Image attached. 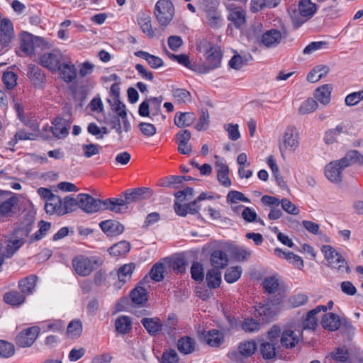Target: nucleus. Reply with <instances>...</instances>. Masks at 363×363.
Wrapping results in <instances>:
<instances>
[{
  "label": "nucleus",
  "mask_w": 363,
  "mask_h": 363,
  "mask_svg": "<svg viewBox=\"0 0 363 363\" xmlns=\"http://www.w3.org/2000/svg\"><path fill=\"white\" fill-rule=\"evenodd\" d=\"M317 324L318 319L316 316L313 314L310 313L309 311L308 312L306 317L303 320L302 329L313 330L317 326Z\"/></svg>",
  "instance_id": "62"
},
{
  "label": "nucleus",
  "mask_w": 363,
  "mask_h": 363,
  "mask_svg": "<svg viewBox=\"0 0 363 363\" xmlns=\"http://www.w3.org/2000/svg\"><path fill=\"white\" fill-rule=\"evenodd\" d=\"M219 269H211L206 274V281L209 288L215 289L220 286L221 283V273Z\"/></svg>",
  "instance_id": "45"
},
{
  "label": "nucleus",
  "mask_w": 363,
  "mask_h": 363,
  "mask_svg": "<svg viewBox=\"0 0 363 363\" xmlns=\"http://www.w3.org/2000/svg\"><path fill=\"white\" fill-rule=\"evenodd\" d=\"M228 9L230 11L228 16V21H230L236 28H241L246 20L245 11L240 7L232 9L228 6Z\"/></svg>",
  "instance_id": "19"
},
{
  "label": "nucleus",
  "mask_w": 363,
  "mask_h": 363,
  "mask_svg": "<svg viewBox=\"0 0 363 363\" xmlns=\"http://www.w3.org/2000/svg\"><path fill=\"white\" fill-rule=\"evenodd\" d=\"M196 116L191 112H178L174 117V124L179 127L190 126L196 121Z\"/></svg>",
  "instance_id": "31"
},
{
  "label": "nucleus",
  "mask_w": 363,
  "mask_h": 363,
  "mask_svg": "<svg viewBox=\"0 0 363 363\" xmlns=\"http://www.w3.org/2000/svg\"><path fill=\"white\" fill-rule=\"evenodd\" d=\"M102 263L101 259L95 257L79 256L72 261L73 267L76 273L82 277L89 275L93 270L98 268Z\"/></svg>",
  "instance_id": "6"
},
{
  "label": "nucleus",
  "mask_w": 363,
  "mask_h": 363,
  "mask_svg": "<svg viewBox=\"0 0 363 363\" xmlns=\"http://www.w3.org/2000/svg\"><path fill=\"white\" fill-rule=\"evenodd\" d=\"M199 52L205 55L206 64L212 70L221 65L222 52L219 46L211 43L207 40H201L198 45Z\"/></svg>",
  "instance_id": "2"
},
{
  "label": "nucleus",
  "mask_w": 363,
  "mask_h": 363,
  "mask_svg": "<svg viewBox=\"0 0 363 363\" xmlns=\"http://www.w3.org/2000/svg\"><path fill=\"white\" fill-rule=\"evenodd\" d=\"M204 340L211 347H218L223 340V335L217 330H209L205 335Z\"/></svg>",
  "instance_id": "44"
},
{
  "label": "nucleus",
  "mask_w": 363,
  "mask_h": 363,
  "mask_svg": "<svg viewBox=\"0 0 363 363\" xmlns=\"http://www.w3.org/2000/svg\"><path fill=\"white\" fill-rule=\"evenodd\" d=\"M318 106V104L317 101L312 98H309L301 104L298 108V113L306 115L313 113L317 109Z\"/></svg>",
  "instance_id": "51"
},
{
  "label": "nucleus",
  "mask_w": 363,
  "mask_h": 363,
  "mask_svg": "<svg viewBox=\"0 0 363 363\" xmlns=\"http://www.w3.org/2000/svg\"><path fill=\"white\" fill-rule=\"evenodd\" d=\"M4 300L7 304L16 306L23 303L26 300V296L19 291H11L4 294Z\"/></svg>",
  "instance_id": "41"
},
{
  "label": "nucleus",
  "mask_w": 363,
  "mask_h": 363,
  "mask_svg": "<svg viewBox=\"0 0 363 363\" xmlns=\"http://www.w3.org/2000/svg\"><path fill=\"white\" fill-rule=\"evenodd\" d=\"M78 196L75 199L70 196H67L62 199V210L65 211V214L74 211L77 207H79Z\"/></svg>",
  "instance_id": "52"
},
{
  "label": "nucleus",
  "mask_w": 363,
  "mask_h": 363,
  "mask_svg": "<svg viewBox=\"0 0 363 363\" xmlns=\"http://www.w3.org/2000/svg\"><path fill=\"white\" fill-rule=\"evenodd\" d=\"M62 199L57 195L51 196L45 203V210L47 213H56L60 216L65 215V211L62 210Z\"/></svg>",
  "instance_id": "25"
},
{
  "label": "nucleus",
  "mask_w": 363,
  "mask_h": 363,
  "mask_svg": "<svg viewBox=\"0 0 363 363\" xmlns=\"http://www.w3.org/2000/svg\"><path fill=\"white\" fill-rule=\"evenodd\" d=\"M79 207L86 213H94L99 211H110L106 206V202L109 199L101 200L95 199L87 194H78Z\"/></svg>",
  "instance_id": "8"
},
{
  "label": "nucleus",
  "mask_w": 363,
  "mask_h": 363,
  "mask_svg": "<svg viewBox=\"0 0 363 363\" xmlns=\"http://www.w3.org/2000/svg\"><path fill=\"white\" fill-rule=\"evenodd\" d=\"M153 194V190L148 187L130 189L123 193V199L109 198L106 205L110 208V211L121 213L128 209V205L149 199Z\"/></svg>",
  "instance_id": "1"
},
{
  "label": "nucleus",
  "mask_w": 363,
  "mask_h": 363,
  "mask_svg": "<svg viewBox=\"0 0 363 363\" xmlns=\"http://www.w3.org/2000/svg\"><path fill=\"white\" fill-rule=\"evenodd\" d=\"M179 357L174 350H166L162 356V363H178Z\"/></svg>",
  "instance_id": "64"
},
{
  "label": "nucleus",
  "mask_w": 363,
  "mask_h": 363,
  "mask_svg": "<svg viewBox=\"0 0 363 363\" xmlns=\"http://www.w3.org/2000/svg\"><path fill=\"white\" fill-rule=\"evenodd\" d=\"M172 96L178 104H186L191 101V94L184 89H174Z\"/></svg>",
  "instance_id": "54"
},
{
  "label": "nucleus",
  "mask_w": 363,
  "mask_h": 363,
  "mask_svg": "<svg viewBox=\"0 0 363 363\" xmlns=\"http://www.w3.org/2000/svg\"><path fill=\"white\" fill-rule=\"evenodd\" d=\"M103 232L108 236H117L124 230V226L117 220H106L99 224Z\"/></svg>",
  "instance_id": "18"
},
{
  "label": "nucleus",
  "mask_w": 363,
  "mask_h": 363,
  "mask_svg": "<svg viewBox=\"0 0 363 363\" xmlns=\"http://www.w3.org/2000/svg\"><path fill=\"white\" fill-rule=\"evenodd\" d=\"M191 274L193 279L201 281L204 279L203 268L201 263L194 262L191 267Z\"/></svg>",
  "instance_id": "60"
},
{
  "label": "nucleus",
  "mask_w": 363,
  "mask_h": 363,
  "mask_svg": "<svg viewBox=\"0 0 363 363\" xmlns=\"http://www.w3.org/2000/svg\"><path fill=\"white\" fill-rule=\"evenodd\" d=\"M27 76L32 84L38 89L45 86L46 77L43 70L35 65H29L28 66Z\"/></svg>",
  "instance_id": "12"
},
{
  "label": "nucleus",
  "mask_w": 363,
  "mask_h": 363,
  "mask_svg": "<svg viewBox=\"0 0 363 363\" xmlns=\"http://www.w3.org/2000/svg\"><path fill=\"white\" fill-rule=\"evenodd\" d=\"M321 324L325 329L335 331L340 326V319L337 315L333 313H328L323 318Z\"/></svg>",
  "instance_id": "30"
},
{
  "label": "nucleus",
  "mask_w": 363,
  "mask_h": 363,
  "mask_svg": "<svg viewBox=\"0 0 363 363\" xmlns=\"http://www.w3.org/2000/svg\"><path fill=\"white\" fill-rule=\"evenodd\" d=\"M274 255L279 257L286 259L288 262L293 264L299 269H301L303 267L304 264L302 258L291 252H285L277 247L274 250Z\"/></svg>",
  "instance_id": "27"
},
{
  "label": "nucleus",
  "mask_w": 363,
  "mask_h": 363,
  "mask_svg": "<svg viewBox=\"0 0 363 363\" xmlns=\"http://www.w3.org/2000/svg\"><path fill=\"white\" fill-rule=\"evenodd\" d=\"M52 126L50 128L52 134L57 138H62L68 134V127L64 119L57 118L52 122Z\"/></svg>",
  "instance_id": "33"
},
{
  "label": "nucleus",
  "mask_w": 363,
  "mask_h": 363,
  "mask_svg": "<svg viewBox=\"0 0 363 363\" xmlns=\"http://www.w3.org/2000/svg\"><path fill=\"white\" fill-rule=\"evenodd\" d=\"M154 13L162 26H167L174 14V5L170 0H159L155 6Z\"/></svg>",
  "instance_id": "9"
},
{
  "label": "nucleus",
  "mask_w": 363,
  "mask_h": 363,
  "mask_svg": "<svg viewBox=\"0 0 363 363\" xmlns=\"http://www.w3.org/2000/svg\"><path fill=\"white\" fill-rule=\"evenodd\" d=\"M210 260L211 265L215 269H223L229 262L228 255L220 250L211 252Z\"/></svg>",
  "instance_id": "26"
},
{
  "label": "nucleus",
  "mask_w": 363,
  "mask_h": 363,
  "mask_svg": "<svg viewBox=\"0 0 363 363\" xmlns=\"http://www.w3.org/2000/svg\"><path fill=\"white\" fill-rule=\"evenodd\" d=\"M101 147L96 144L89 143L82 145V155L85 158H91L93 156L99 155Z\"/></svg>",
  "instance_id": "55"
},
{
  "label": "nucleus",
  "mask_w": 363,
  "mask_h": 363,
  "mask_svg": "<svg viewBox=\"0 0 363 363\" xmlns=\"http://www.w3.org/2000/svg\"><path fill=\"white\" fill-rule=\"evenodd\" d=\"M116 330L121 334L128 333L132 328V321L128 316L121 315L115 321Z\"/></svg>",
  "instance_id": "42"
},
{
  "label": "nucleus",
  "mask_w": 363,
  "mask_h": 363,
  "mask_svg": "<svg viewBox=\"0 0 363 363\" xmlns=\"http://www.w3.org/2000/svg\"><path fill=\"white\" fill-rule=\"evenodd\" d=\"M164 264L162 263H156L152 267L150 275L152 279L156 282H159L164 279Z\"/></svg>",
  "instance_id": "58"
},
{
  "label": "nucleus",
  "mask_w": 363,
  "mask_h": 363,
  "mask_svg": "<svg viewBox=\"0 0 363 363\" xmlns=\"http://www.w3.org/2000/svg\"><path fill=\"white\" fill-rule=\"evenodd\" d=\"M298 13L294 11L291 17L296 26H299L313 16L317 11V6L311 0H301L298 4Z\"/></svg>",
  "instance_id": "7"
},
{
  "label": "nucleus",
  "mask_w": 363,
  "mask_h": 363,
  "mask_svg": "<svg viewBox=\"0 0 363 363\" xmlns=\"http://www.w3.org/2000/svg\"><path fill=\"white\" fill-rule=\"evenodd\" d=\"M135 55L144 59L153 69H158L164 65V62L160 57L151 55L147 52L140 50L135 52Z\"/></svg>",
  "instance_id": "34"
},
{
  "label": "nucleus",
  "mask_w": 363,
  "mask_h": 363,
  "mask_svg": "<svg viewBox=\"0 0 363 363\" xmlns=\"http://www.w3.org/2000/svg\"><path fill=\"white\" fill-rule=\"evenodd\" d=\"M281 330L278 326H273L268 332L266 340H263L259 345V351L264 359H272L276 356Z\"/></svg>",
  "instance_id": "3"
},
{
  "label": "nucleus",
  "mask_w": 363,
  "mask_h": 363,
  "mask_svg": "<svg viewBox=\"0 0 363 363\" xmlns=\"http://www.w3.org/2000/svg\"><path fill=\"white\" fill-rule=\"evenodd\" d=\"M275 315V311L269 303L259 306L256 308L255 315L259 317V321L262 323L270 321Z\"/></svg>",
  "instance_id": "37"
},
{
  "label": "nucleus",
  "mask_w": 363,
  "mask_h": 363,
  "mask_svg": "<svg viewBox=\"0 0 363 363\" xmlns=\"http://www.w3.org/2000/svg\"><path fill=\"white\" fill-rule=\"evenodd\" d=\"M349 359V352L345 347L335 348L325 357V363H330L335 361L338 363H347Z\"/></svg>",
  "instance_id": "23"
},
{
  "label": "nucleus",
  "mask_w": 363,
  "mask_h": 363,
  "mask_svg": "<svg viewBox=\"0 0 363 363\" xmlns=\"http://www.w3.org/2000/svg\"><path fill=\"white\" fill-rule=\"evenodd\" d=\"M301 337L300 332L296 333L291 330H286L281 334L280 342L286 348H294L299 342Z\"/></svg>",
  "instance_id": "20"
},
{
  "label": "nucleus",
  "mask_w": 363,
  "mask_h": 363,
  "mask_svg": "<svg viewBox=\"0 0 363 363\" xmlns=\"http://www.w3.org/2000/svg\"><path fill=\"white\" fill-rule=\"evenodd\" d=\"M337 160L345 169L353 164L363 166V155L356 150L347 151L342 158Z\"/></svg>",
  "instance_id": "15"
},
{
  "label": "nucleus",
  "mask_w": 363,
  "mask_h": 363,
  "mask_svg": "<svg viewBox=\"0 0 363 363\" xmlns=\"http://www.w3.org/2000/svg\"><path fill=\"white\" fill-rule=\"evenodd\" d=\"M62 62V55L60 53H45L40 58V64L52 72L57 71Z\"/></svg>",
  "instance_id": "13"
},
{
  "label": "nucleus",
  "mask_w": 363,
  "mask_h": 363,
  "mask_svg": "<svg viewBox=\"0 0 363 363\" xmlns=\"http://www.w3.org/2000/svg\"><path fill=\"white\" fill-rule=\"evenodd\" d=\"M17 199L11 196L0 204V219L11 217L13 214V208L17 203Z\"/></svg>",
  "instance_id": "36"
},
{
  "label": "nucleus",
  "mask_w": 363,
  "mask_h": 363,
  "mask_svg": "<svg viewBox=\"0 0 363 363\" xmlns=\"http://www.w3.org/2000/svg\"><path fill=\"white\" fill-rule=\"evenodd\" d=\"M82 333V323L79 320H73L67 325V335L72 339L78 338Z\"/></svg>",
  "instance_id": "48"
},
{
  "label": "nucleus",
  "mask_w": 363,
  "mask_h": 363,
  "mask_svg": "<svg viewBox=\"0 0 363 363\" xmlns=\"http://www.w3.org/2000/svg\"><path fill=\"white\" fill-rule=\"evenodd\" d=\"M196 341L194 338L184 336L180 338L177 342L179 351L184 354L192 353L195 350Z\"/></svg>",
  "instance_id": "35"
},
{
  "label": "nucleus",
  "mask_w": 363,
  "mask_h": 363,
  "mask_svg": "<svg viewBox=\"0 0 363 363\" xmlns=\"http://www.w3.org/2000/svg\"><path fill=\"white\" fill-rule=\"evenodd\" d=\"M345 168L334 160L328 164L325 167V177L333 183H340L342 179V172Z\"/></svg>",
  "instance_id": "14"
},
{
  "label": "nucleus",
  "mask_w": 363,
  "mask_h": 363,
  "mask_svg": "<svg viewBox=\"0 0 363 363\" xmlns=\"http://www.w3.org/2000/svg\"><path fill=\"white\" fill-rule=\"evenodd\" d=\"M13 36L14 32L11 21L7 18L1 20L0 26V44L3 47L8 46Z\"/></svg>",
  "instance_id": "17"
},
{
  "label": "nucleus",
  "mask_w": 363,
  "mask_h": 363,
  "mask_svg": "<svg viewBox=\"0 0 363 363\" xmlns=\"http://www.w3.org/2000/svg\"><path fill=\"white\" fill-rule=\"evenodd\" d=\"M242 269L240 266L232 267L227 269L224 279L226 282L232 284L237 281L241 277Z\"/></svg>",
  "instance_id": "49"
},
{
  "label": "nucleus",
  "mask_w": 363,
  "mask_h": 363,
  "mask_svg": "<svg viewBox=\"0 0 363 363\" xmlns=\"http://www.w3.org/2000/svg\"><path fill=\"white\" fill-rule=\"evenodd\" d=\"M37 281L38 277L35 275H30L20 280L18 282V286L21 293L24 294L25 296L32 294L35 290Z\"/></svg>",
  "instance_id": "29"
},
{
  "label": "nucleus",
  "mask_w": 363,
  "mask_h": 363,
  "mask_svg": "<svg viewBox=\"0 0 363 363\" xmlns=\"http://www.w3.org/2000/svg\"><path fill=\"white\" fill-rule=\"evenodd\" d=\"M252 60V57L250 53H245L243 55L235 54L229 61V65L231 68L238 70Z\"/></svg>",
  "instance_id": "38"
},
{
  "label": "nucleus",
  "mask_w": 363,
  "mask_h": 363,
  "mask_svg": "<svg viewBox=\"0 0 363 363\" xmlns=\"http://www.w3.org/2000/svg\"><path fill=\"white\" fill-rule=\"evenodd\" d=\"M242 328L247 333L257 332L260 328V323L253 318H247L242 322Z\"/></svg>",
  "instance_id": "63"
},
{
  "label": "nucleus",
  "mask_w": 363,
  "mask_h": 363,
  "mask_svg": "<svg viewBox=\"0 0 363 363\" xmlns=\"http://www.w3.org/2000/svg\"><path fill=\"white\" fill-rule=\"evenodd\" d=\"M141 323L147 332L152 336H155L164 328L163 324L159 318H143Z\"/></svg>",
  "instance_id": "22"
},
{
  "label": "nucleus",
  "mask_w": 363,
  "mask_h": 363,
  "mask_svg": "<svg viewBox=\"0 0 363 363\" xmlns=\"http://www.w3.org/2000/svg\"><path fill=\"white\" fill-rule=\"evenodd\" d=\"M133 302L137 305H143L147 301L146 289L142 286H137L130 294Z\"/></svg>",
  "instance_id": "46"
},
{
  "label": "nucleus",
  "mask_w": 363,
  "mask_h": 363,
  "mask_svg": "<svg viewBox=\"0 0 363 363\" xmlns=\"http://www.w3.org/2000/svg\"><path fill=\"white\" fill-rule=\"evenodd\" d=\"M38 40L28 33H23L21 35V49L28 54L32 55L34 52V40Z\"/></svg>",
  "instance_id": "40"
},
{
  "label": "nucleus",
  "mask_w": 363,
  "mask_h": 363,
  "mask_svg": "<svg viewBox=\"0 0 363 363\" xmlns=\"http://www.w3.org/2000/svg\"><path fill=\"white\" fill-rule=\"evenodd\" d=\"M279 286V280L276 277H268L263 281L264 289L269 294L275 293L278 289Z\"/></svg>",
  "instance_id": "56"
},
{
  "label": "nucleus",
  "mask_w": 363,
  "mask_h": 363,
  "mask_svg": "<svg viewBox=\"0 0 363 363\" xmlns=\"http://www.w3.org/2000/svg\"><path fill=\"white\" fill-rule=\"evenodd\" d=\"M330 68L325 65L315 66L307 75V80L311 83H315L325 77L329 72Z\"/></svg>",
  "instance_id": "32"
},
{
  "label": "nucleus",
  "mask_w": 363,
  "mask_h": 363,
  "mask_svg": "<svg viewBox=\"0 0 363 363\" xmlns=\"http://www.w3.org/2000/svg\"><path fill=\"white\" fill-rule=\"evenodd\" d=\"M134 269L135 264L133 263L124 264L120 267L118 272L119 281L123 283L126 282L130 278Z\"/></svg>",
  "instance_id": "53"
},
{
  "label": "nucleus",
  "mask_w": 363,
  "mask_h": 363,
  "mask_svg": "<svg viewBox=\"0 0 363 363\" xmlns=\"http://www.w3.org/2000/svg\"><path fill=\"white\" fill-rule=\"evenodd\" d=\"M130 248V243L125 240H123L111 246L108 251L111 255L121 256L128 253Z\"/></svg>",
  "instance_id": "47"
},
{
  "label": "nucleus",
  "mask_w": 363,
  "mask_h": 363,
  "mask_svg": "<svg viewBox=\"0 0 363 363\" xmlns=\"http://www.w3.org/2000/svg\"><path fill=\"white\" fill-rule=\"evenodd\" d=\"M206 22L213 29L219 28L223 25V18L217 8L206 13Z\"/></svg>",
  "instance_id": "39"
},
{
  "label": "nucleus",
  "mask_w": 363,
  "mask_h": 363,
  "mask_svg": "<svg viewBox=\"0 0 363 363\" xmlns=\"http://www.w3.org/2000/svg\"><path fill=\"white\" fill-rule=\"evenodd\" d=\"M333 86L327 84L315 89L314 97L322 104L327 105L330 101Z\"/></svg>",
  "instance_id": "28"
},
{
  "label": "nucleus",
  "mask_w": 363,
  "mask_h": 363,
  "mask_svg": "<svg viewBox=\"0 0 363 363\" xmlns=\"http://www.w3.org/2000/svg\"><path fill=\"white\" fill-rule=\"evenodd\" d=\"M299 146L298 131L294 126H288L279 142V148L281 155L285 157L288 152H294Z\"/></svg>",
  "instance_id": "4"
},
{
  "label": "nucleus",
  "mask_w": 363,
  "mask_h": 363,
  "mask_svg": "<svg viewBox=\"0 0 363 363\" xmlns=\"http://www.w3.org/2000/svg\"><path fill=\"white\" fill-rule=\"evenodd\" d=\"M138 24L143 32L150 38L155 36V32L151 25V18L150 16L143 13L138 18Z\"/></svg>",
  "instance_id": "43"
},
{
  "label": "nucleus",
  "mask_w": 363,
  "mask_h": 363,
  "mask_svg": "<svg viewBox=\"0 0 363 363\" xmlns=\"http://www.w3.org/2000/svg\"><path fill=\"white\" fill-rule=\"evenodd\" d=\"M163 98L152 97L148 99L150 106H151V114L152 117H161L162 120L165 119V116L161 113L160 105L162 102Z\"/></svg>",
  "instance_id": "50"
},
{
  "label": "nucleus",
  "mask_w": 363,
  "mask_h": 363,
  "mask_svg": "<svg viewBox=\"0 0 363 363\" xmlns=\"http://www.w3.org/2000/svg\"><path fill=\"white\" fill-rule=\"evenodd\" d=\"M57 71L60 72L61 78L66 82H72L77 77V68L70 62L63 61Z\"/></svg>",
  "instance_id": "24"
},
{
  "label": "nucleus",
  "mask_w": 363,
  "mask_h": 363,
  "mask_svg": "<svg viewBox=\"0 0 363 363\" xmlns=\"http://www.w3.org/2000/svg\"><path fill=\"white\" fill-rule=\"evenodd\" d=\"M321 252L324 254L325 259L331 267L342 272L345 270L347 272H350V267L345 259L332 246L323 245Z\"/></svg>",
  "instance_id": "10"
},
{
  "label": "nucleus",
  "mask_w": 363,
  "mask_h": 363,
  "mask_svg": "<svg viewBox=\"0 0 363 363\" xmlns=\"http://www.w3.org/2000/svg\"><path fill=\"white\" fill-rule=\"evenodd\" d=\"M256 349L257 346L254 341H247L240 345L239 352L245 357H250L255 353Z\"/></svg>",
  "instance_id": "59"
},
{
  "label": "nucleus",
  "mask_w": 363,
  "mask_h": 363,
  "mask_svg": "<svg viewBox=\"0 0 363 363\" xmlns=\"http://www.w3.org/2000/svg\"><path fill=\"white\" fill-rule=\"evenodd\" d=\"M30 232V228L28 226L15 230L13 237L7 240L6 248L1 247L5 258L12 257L23 246Z\"/></svg>",
  "instance_id": "5"
},
{
  "label": "nucleus",
  "mask_w": 363,
  "mask_h": 363,
  "mask_svg": "<svg viewBox=\"0 0 363 363\" xmlns=\"http://www.w3.org/2000/svg\"><path fill=\"white\" fill-rule=\"evenodd\" d=\"M39 230L35 233L34 235L31 236L30 242L40 240L50 230L51 223L40 220L38 223Z\"/></svg>",
  "instance_id": "57"
},
{
  "label": "nucleus",
  "mask_w": 363,
  "mask_h": 363,
  "mask_svg": "<svg viewBox=\"0 0 363 363\" xmlns=\"http://www.w3.org/2000/svg\"><path fill=\"white\" fill-rule=\"evenodd\" d=\"M191 133L189 130H180L176 135V141L178 145V151L183 155H189L192 147L189 143Z\"/></svg>",
  "instance_id": "16"
},
{
  "label": "nucleus",
  "mask_w": 363,
  "mask_h": 363,
  "mask_svg": "<svg viewBox=\"0 0 363 363\" xmlns=\"http://www.w3.org/2000/svg\"><path fill=\"white\" fill-rule=\"evenodd\" d=\"M39 333L40 328L38 326L27 328L16 337V344L21 347H30L35 341Z\"/></svg>",
  "instance_id": "11"
},
{
  "label": "nucleus",
  "mask_w": 363,
  "mask_h": 363,
  "mask_svg": "<svg viewBox=\"0 0 363 363\" xmlns=\"http://www.w3.org/2000/svg\"><path fill=\"white\" fill-rule=\"evenodd\" d=\"M282 39V33L277 29H271L265 32L262 38V44L267 48L276 47Z\"/></svg>",
  "instance_id": "21"
},
{
  "label": "nucleus",
  "mask_w": 363,
  "mask_h": 363,
  "mask_svg": "<svg viewBox=\"0 0 363 363\" xmlns=\"http://www.w3.org/2000/svg\"><path fill=\"white\" fill-rule=\"evenodd\" d=\"M15 352L14 345L9 342L0 340V357L9 358Z\"/></svg>",
  "instance_id": "61"
}]
</instances>
